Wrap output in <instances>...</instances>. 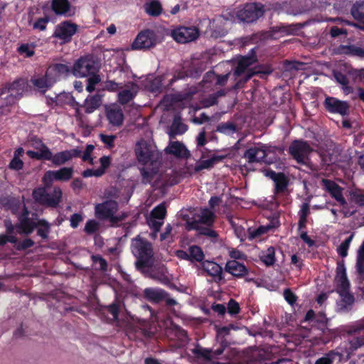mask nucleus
<instances>
[{"label":"nucleus","mask_w":364,"mask_h":364,"mask_svg":"<svg viewBox=\"0 0 364 364\" xmlns=\"http://www.w3.org/2000/svg\"><path fill=\"white\" fill-rule=\"evenodd\" d=\"M111 159L109 156H104L100 158V168H88L83 171L82 176L85 178L87 177H92V176H96L100 177L102 176L105 170L109 167L110 164Z\"/></svg>","instance_id":"nucleus-31"},{"label":"nucleus","mask_w":364,"mask_h":364,"mask_svg":"<svg viewBox=\"0 0 364 364\" xmlns=\"http://www.w3.org/2000/svg\"><path fill=\"white\" fill-rule=\"evenodd\" d=\"M73 174V168L71 167H63L56 171H48L45 173L42 181L45 186H50L52 183L56 181H67L70 180Z\"/></svg>","instance_id":"nucleus-14"},{"label":"nucleus","mask_w":364,"mask_h":364,"mask_svg":"<svg viewBox=\"0 0 364 364\" xmlns=\"http://www.w3.org/2000/svg\"><path fill=\"white\" fill-rule=\"evenodd\" d=\"M276 149L275 147L267 146L263 144H256L250 147L244 154V157L248 162H261L264 161L269 163L270 161L266 159V157Z\"/></svg>","instance_id":"nucleus-13"},{"label":"nucleus","mask_w":364,"mask_h":364,"mask_svg":"<svg viewBox=\"0 0 364 364\" xmlns=\"http://www.w3.org/2000/svg\"><path fill=\"white\" fill-rule=\"evenodd\" d=\"M350 333L356 336L348 342L349 347L347 350L348 355L358 348L364 346V318L351 328Z\"/></svg>","instance_id":"nucleus-17"},{"label":"nucleus","mask_w":364,"mask_h":364,"mask_svg":"<svg viewBox=\"0 0 364 364\" xmlns=\"http://www.w3.org/2000/svg\"><path fill=\"white\" fill-rule=\"evenodd\" d=\"M274 255V249L273 247H269L265 252H262L260 257L265 264L272 265L275 262Z\"/></svg>","instance_id":"nucleus-47"},{"label":"nucleus","mask_w":364,"mask_h":364,"mask_svg":"<svg viewBox=\"0 0 364 364\" xmlns=\"http://www.w3.org/2000/svg\"><path fill=\"white\" fill-rule=\"evenodd\" d=\"M62 191L59 188H54L51 193H48L46 188H38L33 191V197L41 204L55 207L60 201Z\"/></svg>","instance_id":"nucleus-12"},{"label":"nucleus","mask_w":364,"mask_h":364,"mask_svg":"<svg viewBox=\"0 0 364 364\" xmlns=\"http://www.w3.org/2000/svg\"><path fill=\"white\" fill-rule=\"evenodd\" d=\"M144 11L151 16H159L163 11L159 0H150L144 5Z\"/></svg>","instance_id":"nucleus-37"},{"label":"nucleus","mask_w":364,"mask_h":364,"mask_svg":"<svg viewBox=\"0 0 364 364\" xmlns=\"http://www.w3.org/2000/svg\"><path fill=\"white\" fill-rule=\"evenodd\" d=\"M50 18L48 17L41 18L33 22L32 26L33 29L38 31H45Z\"/></svg>","instance_id":"nucleus-55"},{"label":"nucleus","mask_w":364,"mask_h":364,"mask_svg":"<svg viewBox=\"0 0 364 364\" xmlns=\"http://www.w3.org/2000/svg\"><path fill=\"white\" fill-rule=\"evenodd\" d=\"M83 220V217L82 215L79 213H75L70 216V226L73 228H76L80 222H82Z\"/></svg>","instance_id":"nucleus-62"},{"label":"nucleus","mask_w":364,"mask_h":364,"mask_svg":"<svg viewBox=\"0 0 364 364\" xmlns=\"http://www.w3.org/2000/svg\"><path fill=\"white\" fill-rule=\"evenodd\" d=\"M23 210V213L20 216L18 225L17 226L18 233L29 234L32 232L35 227L41 225V227L38 230V234L43 238L47 237L50 228L48 223L44 220H39L36 223L28 218L29 213L24 207Z\"/></svg>","instance_id":"nucleus-8"},{"label":"nucleus","mask_w":364,"mask_h":364,"mask_svg":"<svg viewBox=\"0 0 364 364\" xmlns=\"http://www.w3.org/2000/svg\"><path fill=\"white\" fill-rule=\"evenodd\" d=\"M166 208L164 203H161L153 209L150 217L147 220L149 227L154 230L152 235L153 237L156 236V233L164 224V220L166 216Z\"/></svg>","instance_id":"nucleus-19"},{"label":"nucleus","mask_w":364,"mask_h":364,"mask_svg":"<svg viewBox=\"0 0 364 364\" xmlns=\"http://www.w3.org/2000/svg\"><path fill=\"white\" fill-rule=\"evenodd\" d=\"M87 85L86 87V90L89 92H92L95 90V85L100 82V77H99V75H93L90 76L87 80Z\"/></svg>","instance_id":"nucleus-57"},{"label":"nucleus","mask_w":364,"mask_h":364,"mask_svg":"<svg viewBox=\"0 0 364 364\" xmlns=\"http://www.w3.org/2000/svg\"><path fill=\"white\" fill-rule=\"evenodd\" d=\"M44 149L41 152L40 158H44V160L50 161L55 166H61L66 162L72 160L73 158L80 155V151L77 149H70L60 151L55 154H53L49 148H43Z\"/></svg>","instance_id":"nucleus-10"},{"label":"nucleus","mask_w":364,"mask_h":364,"mask_svg":"<svg viewBox=\"0 0 364 364\" xmlns=\"http://www.w3.org/2000/svg\"><path fill=\"white\" fill-rule=\"evenodd\" d=\"M102 102V97L100 95H95L87 97L85 100V108L87 113H92L96 110Z\"/></svg>","instance_id":"nucleus-41"},{"label":"nucleus","mask_w":364,"mask_h":364,"mask_svg":"<svg viewBox=\"0 0 364 364\" xmlns=\"http://www.w3.org/2000/svg\"><path fill=\"white\" fill-rule=\"evenodd\" d=\"M6 242H11L13 244H16L17 242V238L14 235H11L9 233L1 234L0 235V245H4Z\"/></svg>","instance_id":"nucleus-59"},{"label":"nucleus","mask_w":364,"mask_h":364,"mask_svg":"<svg viewBox=\"0 0 364 364\" xmlns=\"http://www.w3.org/2000/svg\"><path fill=\"white\" fill-rule=\"evenodd\" d=\"M144 87L151 92L156 93L162 87L161 78L149 75L145 80Z\"/></svg>","instance_id":"nucleus-40"},{"label":"nucleus","mask_w":364,"mask_h":364,"mask_svg":"<svg viewBox=\"0 0 364 364\" xmlns=\"http://www.w3.org/2000/svg\"><path fill=\"white\" fill-rule=\"evenodd\" d=\"M23 163L20 158L14 157L9 164V168L14 170H20L23 168Z\"/></svg>","instance_id":"nucleus-64"},{"label":"nucleus","mask_w":364,"mask_h":364,"mask_svg":"<svg viewBox=\"0 0 364 364\" xmlns=\"http://www.w3.org/2000/svg\"><path fill=\"white\" fill-rule=\"evenodd\" d=\"M225 270L235 277H242L247 273L245 266L235 259L226 263Z\"/></svg>","instance_id":"nucleus-34"},{"label":"nucleus","mask_w":364,"mask_h":364,"mask_svg":"<svg viewBox=\"0 0 364 364\" xmlns=\"http://www.w3.org/2000/svg\"><path fill=\"white\" fill-rule=\"evenodd\" d=\"M172 129L175 134H181L186 132L187 127L186 124L181 123L178 119L175 118L172 124Z\"/></svg>","instance_id":"nucleus-56"},{"label":"nucleus","mask_w":364,"mask_h":364,"mask_svg":"<svg viewBox=\"0 0 364 364\" xmlns=\"http://www.w3.org/2000/svg\"><path fill=\"white\" fill-rule=\"evenodd\" d=\"M135 154L139 163L143 165L152 164L159 156L156 146L152 142L144 139L136 144Z\"/></svg>","instance_id":"nucleus-7"},{"label":"nucleus","mask_w":364,"mask_h":364,"mask_svg":"<svg viewBox=\"0 0 364 364\" xmlns=\"http://www.w3.org/2000/svg\"><path fill=\"white\" fill-rule=\"evenodd\" d=\"M132 252L138 259L136 264L138 268L148 266L153 257L151 245L140 237H136L132 242Z\"/></svg>","instance_id":"nucleus-6"},{"label":"nucleus","mask_w":364,"mask_h":364,"mask_svg":"<svg viewBox=\"0 0 364 364\" xmlns=\"http://www.w3.org/2000/svg\"><path fill=\"white\" fill-rule=\"evenodd\" d=\"M338 51L341 54L364 58V48L355 46H341Z\"/></svg>","instance_id":"nucleus-38"},{"label":"nucleus","mask_w":364,"mask_h":364,"mask_svg":"<svg viewBox=\"0 0 364 364\" xmlns=\"http://www.w3.org/2000/svg\"><path fill=\"white\" fill-rule=\"evenodd\" d=\"M31 82L34 87L41 92H45L53 85L50 80L46 77V75L43 77H33Z\"/></svg>","instance_id":"nucleus-39"},{"label":"nucleus","mask_w":364,"mask_h":364,"mask_svg":"<svg viewBox=\"0 0 364 364\" xmlns=\"http://www.w3.org/2000/svg\"><path fill=\"white\" fill-rule=\"evenodd\" d=\"M105 114L109 123L112 126L119 127L124 122L122 109L115 103L105 106Z\"/></svg>","instance_id":"nucleus-23"},{"label":"nucleus","mask_w":364,"mask_h":364,"mask_svg":"<svg viewBox=\"0 0 364 364\" xmlns=\"http://www.w3.org/2000/svg\"><path fill=\"white\" fill-rule=\"evenodd\" d=\"M118 93V101L125 105L131 101L138 92V87L133 82L127 83Z\"/></svg>","instance_id":"nucleus-28"},{"label":"nucleus","mask_w":364,"mask_h":364,"mask_svg":"<svg viewBox=\"0 0 364 364\" xmlns=\"http://www.w3.org/2000/svg\"><path fill=\"white\" fill-rule=\"evenodd\" d=\"M341 299L338 303V308L341 311H347L350 309L352 305L354 303V297L349 292V291H341L338 292Z\"/></svg>","instance_id":"nucleus-36"},{"label":"nucleus","mask_w":364,"mask_h":364,"mask_svg":"<svg viewBox=\"0 0 364 364\" xmlns=\"http://www.w3.org/2000/svg\"><path fill=\"white\" fill-rule=\"evenodd\" d=\"M220 159L221 157L216 156H213L208 159H201L196 164L195 170L199 171L203 169L210 168Z\"/></svg>","instance_id":"nucleus-42"},{"label":"nucleus","mask_w":364,"mask_h":364,"mask_svg":"<svg viewBox=\"0 0 364 364\" xmlns=\"http://www.w3.org/2000/svg\"><path fill=\"white\" fill-rule=\"evenodd\" d=\"M97 70L96 62L90 57L80 58L74 65L73 73L76 77H85Z\"/></svg>","instance_id":"nucleus-16"},{"label":"nucleus","mask_w":364,"mask_h":364,"mask_svg":"<svg viewBox=\"0 0 364 364\" xmlns=\"http://www.w3.org/2000/svg\"><path fill=\"white\" fill-rule=\"evenodd\" d=\"M118 204L115 200H109L95 205V214L102 219H108L112 223H117L125 217L124 214H117Z\"/></svg>","instance_id":"nucleus-9"},{"label":"nucleus","mask_w":364,"mask_h":364,"mask_svg":"<svg viewBox=\"0 0 364 364\" xmlns=\"http://www.w3.org/2000/svg\"><path fill=\"white\" fill-rule=\"evenodd\" d=\"M100 224L95 220H89L85 226L84 230L87 234H93L99 229Z\"/></svg>","instance_id":"nucleus-53"},{"label":"nucleus","mask_w":364,"mask_h":364,"mask_svg":"<svg viewBox=\"0 0 364 364\" xmlns=\"http://www.w3.org/2000/svg\"><path fill=\"white\" fill-rule=\"evenodd\" d=\"M232 226L235 228L237 237L240 238L241 241L246 240V238H248L249 240L257 238L266 233L272 228L269 225H261L257 228H249L246 231L244 228L237 225L235 223H232Z\"/></svg>","instance_id":"nucleus-21"},{"label":"nucleus","mask_w":364,"mask_h":364,"mask_svg":"<svg viewBox=\"0 0 364 364\" xmlns=\"http://www.w3.org/2000/svg\"><path fill=\"white\" fill-rule=\"evenodd\" d=\"M354 235L351 234L345 241H343L338 247L337 252L340 256L345 257L348 255V250L352 242Z\"/></svg>","instance_id":"nucleus-49"},{"label":"nucleus","mask_w":364,"mask_h":364,"mask_svg":"<svg viewBox=\"0 0 364 364\" xmlns=\"http://www.w3.org/2000/svg\"><path fill=\"white\" fill-rule=\"evenodd\" d=\"M215 218L213 210L208 208L202 209L195 215L193 221L186 223V228L189 230H197L202 235L216 237L217 233L210 228L214 223Z\"/></svg>","instance_id":"nucleus-4"},{"label":"nucleus","mask_w":364,"mask_h":364,"mask_svg":"<svg viewBox=\"0 0 364 364\" xmlns=\"http://www.w3.org/2000/svg\"><path fill=\"white\" fill-rule=\"evenodd\" d=\"M335 282L338 293L349 291L350 283L347 279L346 269L343 263L338 264Z\"/></svg>","instance_id":"nucleus-27"},{"label":"nucleus","mask_w":364,"mask_h":364,"mask_svg":"<svg viewBox=\"0 0 364 364\" xmlns=\"http://www.w3.org/2000/svg\"><path fill=\"white\" fill-rule=\"evenodd\" d=\"M203 269L208 274L213 277L215 280L222 279V267L216 262L205 261L202 264Z\"/></svg>","instance_id":"nucleus-33"},{"label":"nucleus","mask_w":364,"mask_h":364,"mask_svg":"<svg viewBox=\"0 0 364 364\" xmlns=\"http://www.w3.org/2000/svg\"><path fill=\"white\" fill-rule=\"evenodd\" d=\"M26 87L23 79L14 82L9 88L0 90V115L9 111V106L14 104L17 97L22 95Z\"/></svg>","instance_id":"nucleus-5"},{"label":"nucleus","mask_w":364,"mask_h":364,"mask_svg":"<svg viewBox=\"0 0 364 364\" xmlns=\"http://www.w3.org/2000/svg\"><path fill=\"white\" fill-rule=\"evenodd\" d=\"M336 355L342 356V354L334 350L330 351L322 358H318L315 364H333Z\"/></svg>","instance_id":"nucleus-48"},{"label":"nucleus","mask_w":364,"mask_h":364,"mask_svg":"<svg viewBox=\"0 0 364 364\" xmlns=\"http://www.w3.org/2000/svg\"><path fill=\"white\" fill-rule=\"evenodd\" d=\"M351 14L355 19L364 22V1L354 5Z\"/></svg>","instance_id":"nucleus-46"},{"label":"nucleus","mask_w":364,"mask_h":364,"mask_svg":"<svg viewBox=\"0 0 364 364\" xmlns=\"http://www.w3.org/2000/svg\"><path fill=\"white\" fill-rule=\"evenodd\" d=\"M107 311L112 316V319L117 321L119 326L132 331L140 330L144 335L148 333L146 328L149 322L147 321L134 317L129 313H126L122 318H119V306L116 304L109 306Z\"/></svg>","instance_id":"nucleus-3"},{"label":"nucleus","mask_w":364,"mask_h":364,"mask_svg":"<svg viewBox=\"0 0 364 364\" xmlns=\"http://www.w3.org/2000/svg\"><path fill=\"white\" fill-rule=\"evenodd\" d=\"M144 294L146 299L154 303L165 300L166 296V292L159 288H146Z\"/></svg>","instance_id":"nucleus-35"},{"label":"nucleus","mask_w":364,"mask_h":364,"mask_svg":"<svg viewBox=\"0 0 364 364\" xmlns=\"http://www.w3.org/2000/svg\"><path fill=\"white\" fill-rule=\"evenodd\" d=\"M165 151L166 154L173 155L177 158H188L190 156V152L185 145L178 141H171L166 147Z\"/></svg>","instance_id":"nucleus-29"},{"label":"nucleus","mask_w":364,"mask_h":364,"mask_svg":"<svg viewBox=\"0 0 364 364\" xmlns=\"http://www.w3.org/2000/svg\"><path fill=\"white\" fill-rule=\"evenodd\" d=\"M173 38L181 43H186L196 40L199 36V31L196 27H177L171 31Z\"/></svg>","instance_id":"nucleus-15"},{"label":"nucleus","mask_w":364,"mask_h":364,"mask_svg":"<svg viewBox=\"0 0 364 364\" xmlns=\"http://www.w3.org/2000/svg\"><path fill=\"white\" fill-rule=\"evenodd\" d=\"M156 44V36L154 32L151 30H146L140 32L132 44V49L142 50L149 48Z\"/></svg>","instance_id":"nucleus-22"},{"label":"nucleus","mask_w":364,"mask_h":364,"mask_svg":"<svg viewBox=\"0 0 364 364\" xmlns=\"http://www.w3.org/2000/svg\"><path fill=\"white\" fill-rule=\"evenodd\" d=\"M92 261L96 269L105 270L107 268L106 261L99 255L92 256Z\"/></svg>","instance_id":"nucleus-58"},{"label":"nucleus","mask_w":364,"mask_h":364,"mask_svg":"<svg viewBox=\"0 0 364 364\" xmlns=\"http://www.w3.org/2000/svg\"><path fill=\"white\" fill-rule=\"evenodd\" d=\"M32 146L35 149V150L27 151V155L32 159H36L38 160H44V158H40L39 155L41 152L44 149V147H48L46 146L43 143H42L41 141H34L32 143Z\"/></svg>","instance_id":"nucleus-43"},{"label":"nucleus","mask_w":364,"mask_h":364,"mask_svg":"<svg viewBox=\"0 0 364 364\" xmlns=\"http://www.w3.org/2000/svg\"><path fill=\"white\" fill-rule=\"evenodd\" d=\"M52 9L57 15L72 16L75 13V9L70 6L68 0H53Z\"/></svg>","instance_id":"nucleus-30"},{"label":"nucleus","mask_w":364,"mask_h":364,"mask_svg":"<svg viewBox=\"0 0 364 364\" xmlns=\"http://www.w3.org/2000/svg\"><path fill=\"white\" fill-rule=\"evenodd\" d=\"M70 73L67 65L57 63L50 65L46 73V77L54 85L60 78L65 77Z\"/></svg>","instance_id":"nucleus-25"},{"label":"nucleus","mask_w":364,"mask_h":364,"mask_svg":"<svg viewBox=\"0 0 364 364\" xmlns=\"http://www.w3.org/2000/svg\"><path fill=\"white\" fill-rule=\"evenodd\" d=\"M351 200L355 203L364 206V194L359 191H354L350 196Z\"/></svg>","instance_id":"nucleus-60"},{"label":"nucleus","mask_w":364,"mask_h":364,"mask_svg":"<svg viewBox=\"0 0 364 364\" xmlns=\"http://www.w3.org/2000/svg\"><path fill=\"white\" fill-rule=\"evenodd\" d=\"M100 138L102 141L106 144L109 148H112L114 146V141L116 139L114 135H105V134H100Z\"/></svg>","instance_id":"nucleus-61"},{"label":"nucleus","mask_w":364,"mask_h":364,"mask_svg":"<svg viewBox=\"0 0 364 364\" xmlns=\"http://www.w3.org/2000/svg\"><path fill=\"white\" fill-rule=\"evenodd\" d=\"M261 15L262 11L257 4H245L235 11L229 12L214 19L210 25V35L215 38L224 36L228 32L225 27L228 21L250 23L257 20Z\"/></svg>","instance_id":"nucleus-1"},{"label":"nucleus","mask_w":364,"mask_h":364,"mask_svg":"<svg viewBox=\"0 0 364 364\" xmlns=\"http://www.w3.org/2000/svg\"><path fill=\"white\" fill-rule=\"evenodd\" d=\"M322 184L325 190L328 191L341 205H346V201L343 196V188L336 183L328 179H323Z\"/></svg>","instance_id":"nucleus-26"},{"label":"nucleus","mask_w":364,"mask_h":364,"mask_svg":"<svg viewBox=\"0 0 364 364\" xmlns=\"http://www.w3.org/2000/svg\"><path fill=\"white\" fill-rule=\"evenodd\" d=\"M289 151L291 156L299 164L310 166L309 155L313 149L304 141H294L289 146Z\"/></svg>","instance_id":"nucleus-11"},{"label":"nucleus","mask_w":364,"mask_h":364,"mask_svg":"<svg viewBox=\"0 0 364 364\" xmlns=\"http://www.w3.org/2000/svg\"><path fill=\"white\" fill-rule=\"evenodd\" d=\"M265 176L272 179L274 182L275 188L277 192L283 191L287 186V180L282 173H275L272 170H267Z\"/></svg>","instance_id":"nucleus-32"},{"label":"nucleus","mask_w":364,"mask_h":364,"mask_svg":"<svg viewBox=\"0 0 364 364\" xmlns=\"http://www.w3.org/2000/svg\"><path fill=\"white\" fill-rule=\"evenodd\" d=\"M218 131L225 134H231L235 132L236 129L233 124L228 122L220 124Z\"/></svg>","instance_id":"nucleus-54"},{"label":"nucleus","mask_w":364,"mask_h":364,"mask_svg":"<svg viewBox=\"0 0 364 364\" xmlns=\"http://www.w3.org/2000/svg\"><path fill=\"white\" fill-rule=\"evenodd\" d=\"M223 351H224L223 348H220L213 352L208 349L201 348H196L193 350V352L195 354L200 355L208 360L213 359L215 355H219L222 354L223 353Z\"/></svg>","instance_id":"nucleus-44"},{"label":"nucleus","mask_w":364,"mask_h":364,"mask_svg":"<svg viewBox=\"0 0 364 364\" xmlns=\"http://www.w3.org/2000/svg\"><path fill=\"white\" fill-rule=\"evenodd\" d=\"M77 25L74 23L68 21H63L56 26L53 36L62 41L63 43L69 42L77 32Z\"/></svg>","instance_id":"nucleus-20"},{"label":"nucleus","mask_w":364,"mask_h":364,"mask_svg":"<svg viewBox=\"0 0 364 364\" xmlns=\"http://www.w3.org/2000/svg\"><path fill=\"white\" fill-rule=\"evenodd\" d=\"M324 105L326 109L331 113H336L343 116L348 113V104L336 97H327L325 100Z\"/></svg>","instance_id":"nucleus-24"},{"label":"nucleus","mask_w":364,"mask_h":364,"mask_svg":"<svg viewBox=\"0 0 364 364\" xmlns=\"http://www.w3.org/2000/svg\"><path fill=\"white\" fill-rule=\"evenodd\" d=\"M228 309L229 314L232 315L237 314L240 311L239 304L231 299L228 303Z\"/></svg>","instance_id":"nucleus-63"},{"label":"nucleus","mask_w":364,"mask_h":364,"mask_svg":"<svg viewBox=\"0 0 364 364\" xmlns=\"http://www.w3.org/2000/svg\"><path fill=\"white\" fill-rule=\"evenodd\" d=\"M350 333L356 336L348 342L349 347L347 350L348 355L358 348L364 346V318L351 328Z\"/></svg>","instance_id":"nucleus-18"},{"label":"nucleus","mask_w":364,"mask_h":364,"mask_svg":"<svg viewBox=\"0 0 364 364\" xmlns=\"http://www.w3.org/2000/svg\"><path fill=\"white\" fill-rule=\"evenodd\" d=\"M230 75V73L226 74L225 75H215L214 73H207L206 76L205 77V80H203V82H206L208 80L207 79H210V80L216 79V80H217L216 84H218L219 85H223L227 82L228 79Z\"/></svg>","instance_id":"nucleus-50"},{"label":"nucleus","mask_w":364,"mask_h":364,"mask_svg":"<svg viewBox=\"0 0 364 364\" xmlns=\"http://www.w3.org/2000/svg\"><path fill=\"white\" fill-rule=\"evenodd\" d=\"M18 51L24 57H31L34 54V46L28 43L22 44L18 47Z\"/></svg>","instance_id":"nucleus-52"},{"label":"nucleus","mask_w":364,"mask_h":364,"mask_svg":"<svg viewBox=\"0 0 364 364\" xmlns=\"http://www.w3.org/2000/svg\"><path fill=\"white\" fill-rule=\"evenodd\" d=\"M48 103L50 105L55 104L56 105H61L66 103H70L73 100V97L70 93L62 92L55 95L54 97H50Z\"/></svg>","instance_id":"nucleus-45"},{"label":"nucleus","mask_w":364,"mask_h":364,"mask_svg":"<svg viewBox=\"0 0 364 364\" xmlns=\"http://www.w3.org/2000/svg\"><path fill=\"white\" fill-rule=\"evenodd\" d=\"M189 257H191L192 259L201 262L204 258V255L199 247L191 246L189 248Z\"/></svg>","instance_id":"nucleus-51"},{"label":"nucleus","mask_w":364,"mask_h":364,"mask_svg":"<svg viewBox=\"0 0 364 364\" xmlns=\"http://www.w3.org/2000/svg\"><path fill=\"white\" fill-rule=\"evenodd\" d=\"M256 62L255 56L240 57L237 60V65L235 68L232 77L236 82L234 87L237 88L240 84L245 83L252 76L256 74L268 75L272 72V68L269 66L252 67Z\"/></svg>","instance_id":"nucleus-2"}]
</instances>
